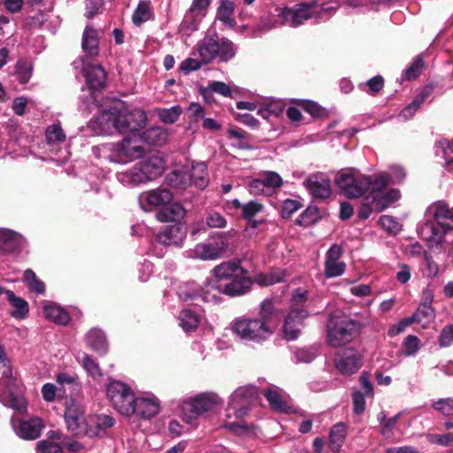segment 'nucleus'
<instances>
[{"label":"nucleus","instance_id":"6e6552de","mask_svg":"<svg viewBox=\"0 0 453 453\" xmlns=\"http://www.w3.org/2000/svg\"><path fill=\"white\" fill-rule=\"evenodd\" d=\"M238 47L226 37H219L217 35H206L200 40L194 50L193 56H198L203 64H211L214 60L226 63L234 58Z\"/></svg>","mask_w":453,"mask_h":453},{"label":"nucleus","instance_id":"f257e3e1","mask_svg":"<svg viewBox=\"0 0 453 453\" xmlns=\"http://www.w3.org/2000/svg\"><path fill=\"white\" fill-rule=\"evenodd\" d=\"M432 219L426 220L418 226V234L427 245L430 252L442 254L446 257L453 256V206L444 201L432 203L428 209Z\"/></svg>","mask_w":453,"mask_h":453},{"label":"nucleus","instance_id":"4d7b16f0","mask_svg":"<svg viewBox=\"0 0 453 453\" xmlns=\"http://www.w3.org/2000/svg\"><path fill=\"white\" fill-rule=\"evenodd\" d=\"M196 30H198V22L193 17V12L188 10L180 25V32L188 36Z\"/></svg>","mask_w":453,"mask_h":453},{"label":"nucleus","instance_id":"2eb2a0df","mask_svg":"<svg viewBox=\"0 0 453 453\" xmlns=\"http://www.w3.org/2000/svg\"><path fill=\"white\" fill-rule=\"evenodd\" d=\"M143 154L144 148L137 135H127L111 145L106 157L112 163L125 165L142 157Z\"/></svg>","mask_w":453,"mask_h":453},{"label":"nucleus","instance_id":"bb28decb","mask_svg":"<svg viewBox=\"0 0 453 453\" xmlns=\"http://www.w3.org/2000/svg\"><path fill=\"white\" fill-rule=\"evenodd\" d=\"M82 73L89 90L96 91L105 87L106 73L101 65H85Z\"/></svg>","mask_w":453,"mask_h":453},{"label":"nucleus","instance_id":"680f3d73","mask_svg":"<svg viewBox=\"0 0 453 453\" xmlns=\"http://www.w3.org/2000/svg\"><path fill=\"white\" fill-rule=\"evenodd\" d=\"M380 226L391 234H398L401 231V226L393 216L382 215L379 219Z\"/></svg>","mask_w":453,"mask_h":453},{"label":"nucleus","instance_id":"79ce46f5","mask_svg":"<svg viewBox=\"0 0 453 453\" xmlns=\"http://www.w3.org/2000/svg\"><path fill=\"white\" fill-rule=\"evenodd\" d=\"M234 11V2L230 0H221L217 11V18L226 26L234 27L235 25L234 19L233 18Z\"/></svg>","mask_w":453,"mask_h":453},{"label":"nucleus","instance_id":"2f4dec72","mask_svg":"<svg viewBox=\"0 0 453 453\" xmlns=\"http://www.w3.org/2000/svg\"><path fill=\"white\" fill-rule=\"evenodd\" d=\"M86 342L90 349L99 356H104L108 352L109 346L106 336L98 328H93L86 334Z\"/></svg>","mask_w":453,"mask_h":453},{"label":"nucleus","instance_id":"69168bd1","mask_svg":"<svg viewBox=\"0 0 453 453\" xmlns=\"http://www.w3.org/2000/svg\"><path fill=\"white\" fill-rule=\"evenodd\" d=\"M82 366L87 372L93 378H100L102 376L101 369L96 362L90 356L84 354L82 357Z\"/></svg>","mask_w":453,"mask_h":453},{"label":"nucleus","instance_id":"0eeeda50","mask_svg":"<svg viewBox=\"0 0 453 453\" xmlns=\"http://www.w3.org/2000/svg\"><path fill=\"white\" fill-rule=\"evenodd\" d=\"M0 364L3 368L0 379V402L4 406L12 408L19 413H25L27 409V403L23 395L19 391V383L13 376L11 360L1 343Z\"/></svg>","mask_w":453,"mask_h":453},{"label":"nucleus","instance_id":"ddd939ff","mask_svg":"<svg viewBox=\"0 0 453 453\" xmlns=\"http://www.w3.org/2000/svg\"><path fill=\"white\" fill-rule=\"evenodd\" d=\"M307 299V292L301 288L296 289L292 296V308L285 319L283 332L285 338L288 341L296 340L301 331L303 320L309 316L304 308L296 305L304 303Z\"/></svg>","mask_w":453,"mask_h":453},{"label":"nucleus","instance_id":"c9c22d12","mask_svg":"<svg viewBox=\"0 0 453 453\" xmlns=\"http://www.w3.org/2000/svg\"><path fill=\"white\" fill-rule=\"evenodd\" d=\"M5 296L10 304L13 307V310L10 312L11 316L16 319L27 318L29 312L28 303L25 299L17 296L12 290H7Z\"/></svg>","mask_w":453,"mask_h":453},{"label":"nucleus","instance_id":"72a5a7b5","mask_svg":"<svg viewBox=\"0 0 453 453\" xmlns=\"http://www.w3.org/2000/svg\"><path fill=\"white\" fill-rule=\"evenodd\" d=\"M186 212L187 211L181 203H173L166 204V206L159 210L157 212L156 217L161 222H176L182 219L186 215Z\"/></svg>","mask_w":453,"mask_h":453},{"label":"nucleus","instance_id":"6e6d98bb","mask_svg":"<svg viewBox=\"0 0 453 453\" xmlns=\"http://www.w3.org/2000/svg\"><path fill=\"white\" fill-rule=\"evenodd\" d=\"M346 265L343 261H325V274L327 278L339 277L345 272Z\"/></svg>","mask_w":453,"mask_h":453},{"label":"nucleus","instance_id":"a211bd4d","mask_svg":"<svg viewBox=\"0 0 453 453\" xmlns=\"http://www.w3.org/2000/svg\"><path fill=\"white\" fill-rule=\"evenodd\" d=\"M359 389H354L352 392L353 412L356 415H361L365 412L366 407V399H373V384L370 380V373L363 372L359 376Z\"/></svg>","mask_w":453,"mask_h":453},{"label":"nucleus","instance_id":"052dcab7","mask_svg":"<svg viewBox=\"0 0 453 453\" xmlns=\"http://www.w3.org/2000/svg\"><path fill=\"white\" fill-rule=\"evenodd\" d=\"M206 226L211 228H224L226 226V219L219 212L215 211H210L207 212Z\"/></svg>","mask_w":453,"mask_h":453},{"label":"nucleus","instance_id":"a19ab883","mask_svg":"<svg viewBox=\"0 0 453 453\" xmlns=\"http://www.w3.org/2000/svg\"><path fill=\"white\" fill-rule=\"evenodd\" d=\"M435 154L444 159L445 166L449 171H453V142L449 140L438 141Z\"/></svg>","mask_w":453,"mask_h":453},{"label":"nucleus","instance_id":"ea45409f","mask_svg":"<svg viewBox=\"0 0 453 453\" xmlns=\"http://www.w3.org/2000/svg\"><path fill=\"white\" fill-rule=\"evenodd\" d=\"M145 199L151 206H162L171 203L173 194L165 188H156L148 192Z\"/></svg>","mask_w":453,"mask_h":453},{"label":"nucleus","instance_id":"5fc2aeb1","mask_svg":"<svg viewBox=\"0 0 453 453\" xmlns=\"http://www.w3.org/2000/svg\"><path fill=\"white\" fill-rule=\"evenodd\" d=\"M403 354L405 357H415L420 349V341L416 335L410 334L403 342Z\"/></svg>","mask_w":453,"mask_h":453},{"label":"nucleus","instance_id":"4c0bfd02","mask_svg":"<svg viewBox=\"0 0 453 453\" xmlns=\"http://www.w3.org/2000/svg\"><path fill=\"white\" fill-rule=\"evenodd\" d=\"M45 138L49 150L53 152L65 142V134L60 124H52L46 128Z\"/></svg>","mask_w":453,"mask_h":453},{"label":"nucleus","instance_id":"e433bc0d","mask_svg":"<svg viewBox=\"0 0 453 453\" xmlns=\"http://www.w3.org/2000/svg\"><path fill=\"white\" fill-rule=\"evenodd\" d=\"M347 435V426L343 422L334 425L329 433L328 446L330 450L338 452L342 447Z\"/></svg>","mask_w":453,"mask_h":453},{"label":"nucleus","instance_id":"f03ea898","mask_svg":"<svg viewBox=\"0 0 453 453\" xmlns=\"http://www.w3.org/2000/svg\"><path fill=\"white\" fill-rule=\"evenodd\" d=\"M389 175L378 173L373 176L364 174L357 168H343L338 172L334 182L348 198H358L371 191H380L388 186Z\"/></svg>","mask_w":453,"mask_h":453},{"label":"nucleus","instance_id":"6ab92c4d","mask_svg":"<svg viewBox=\"0 0 453 453\" xmlns=\"http://www.w3.org/2000/svg\"><path fill=\"white\" fill-rule=\"evenodd\" d=\"M12 426L15 434L24 440H35L40 437L44 424L42 418L38 417H31L28 418L11 419Z\"/></svg>","mask_w":453,"mask_h":453},{"label":"nucleus","instance_id":"b1692460","mask_svg":"<svg viewBox=\"0 0 453 453\" xmlns=\"http://www.w3.org/2000/svg\"><path fill=\"white\" fill-rule=\"evenodd\" d=\"M185 238V231L180 224H172L163 226L157 234L158 243L168 246H180Z\"/></svg>","mask_w":453,"mask_h":453},{"label":"nucleus","instance_id":"de8ad7c7","mask_svg":"<svg viewBox=\"0 0 453 453\" xmlns=\"http://www.w3.org/2000/svg\"><path fill=\"white\" fill-rule=\"evenodd\" d=\"M318 356V349L314 346L298 349L293 353V361L296 364H309Z\"/></svg>","mask_w":453,"mask_h":453},{"label":"nucleus","instance_id":"37998d69","mask_svg":"<svg viewBox=\"0 0 453 453\" xmlns=\"http://www.w3.org/2000/svg\"><path fill=\"white\" fill-rule=\"evenodd\" d=\"M153 17V12L150 8V1H140L133 12V23L139 27Z\"/></svg>","mask_w":453,"mask_h":453},{"label":"nucleus","instance_id":"412c9836","mask_svg":"<svg viewBox=\"0 0 453 453\" xmlns=\"http://www.w3.org/2000/svg\"><path fill=\"white\" fill-rule=\"evenodd\" d=\"M134 411L132 415H136L142 419H150L159 411L160 401L152 394L142 396H134L132 403Z\"/></svg>","mask_w":453,"mask_h":453},{"label":"nucleus","instance_id":"4be33fe9","mask_svg":"<svg viewBox=\"0 0 453 453\" xmlns=\"http://www.w3.org/2000/svg\"><path fill=\"white\" fill-rule=\"evenodd\" d=\"M227 208L234 211H240L242 217L246 219L252 227H257L262 222L254 219L255 216L264 210V205L257 201L251 200L242 203L237 198H234L227 202Z\"/></svg>","mask_w":453,"mask_h":453},{"label":"nucleus","instance_id":"0e129e2a","mask_svg":"<svg viewBox=\"0 0 453 453\" xmlns=\"http://www.w3.org/2000/svg\"><path fill=\"white\" fill-rule=\"evenodd\" d=\"M302 206L303 204L299 199H286L281 207V217L283 219L290 218Z\"/></svg>","mask_w":453,"mask_h":453},{"label":"nucleus","instance_id":"c756f323","mask_svg":"<svg viewBox=\"0 0 453 453\" xmlns=\"http://www.w3.org/2000/svg\"><path fill=\"white\" fill-rule=\"evenodd\" d=\"M386 188H383L380 191H371L370 196L366 197L367 200L371 198L372 202L376 204V208L380 211L385 210L401 196L398 189L392 188L385 192Z\"/></svg>","mask_w":453,"mask_h":453},{"label":"nucleus","instance_id":"473e14b6","mask_svg":"<svg viewBox=\"0 0 453 453\" xmlns=\"http://www.w3.org/2000/svg\"><path fill=\"white\" fill-rule=\"evenodd\" d=\"M219 286V279L216 277L214 280L206 281L203 287L200 286L198 299L206 303H219L221 300V295H224Z\"/></svg>","mask_w":453,"mask_h":453},{"label":"nucleus","instance_id":"13d9d810","mask_svg":"<svg viewBox=\"0 0 453 453\" xmlns=\"http://www.w3.org/2000/svg\"><path fill=\"white\" fill-rule=\"evenodd\" d=\"M291 103L297 104L312 117H319L322 114V108L320 105L311 100L293 99Z\"/></svg>","mask_w":453,"mask_h":453},{"label":"nucleus","instance_id":"9b49d317","mask_svg":"<svg viewBox=\"0 0 453 453\" xmlns=\"http://www.w3.org/2000/svg\"><path fill=\"white\" fill-rule=\"evenodd\" d=\"M326 341L333 348L343 346L357 337L363 324L357 319L338 313H331L326 325Z\"/></svg>","mask_w":453,"mask_h":453},{"label":"nucleus","instance_id":"20e7f679","mask_svg":"<svg viewBox=\"0 0 453 453\" xmlns=\"http://www.w3.org/2000/svg\"><path fill=\"white\" fill-rule=\"evenodd\" d=\"M275 316L273 302L265 299L261 303L256 318L236 319L232 325V330L242 341L262 343L273 333L271 325Z\"/></svg>","mask_w":453,"mask_h":453},{"label":"nucleus","instance_id":"f8f14e48","mask_svg":"<svg viewBox=\"0 0 453 453\" xmlns=\"http://www.w3.org/2000/svg\"><path fill=\"white\" fill-rule=\"evenodd\" d=\"M220 402L219 396L211 392L188 397L180 404L179 416L192 427H196L198 418L211 411Z\"/></svg>","mask_w":453,"mask_h":453},{"label":"nucleus","instance_id":"7ed1b4c3","mask_svg":"<svg viewBox=\"0 0 453 453\" xmlns=\"http://www.w3.org/2000/svg\"><path fill=\"white\" fill-rule=\"evenodd\" d=\"M97 123L101 130L107 134L117 132L137 135L146 126L147 115L140 109L129 111L124 105L113 106L99 114Z\"/></svg>","mask_w":453,"mask_h":453},{"label":"nucleus","instance_id":"8fccbe9b","mask_svg":"<svg viewBox=\"0 0 453 453\" xmlns=\"http://www.w3.org/2000/svg\"><path fill=\"white\" fill-rule=\"evenodd\" d=\"M424 66V61L421 57H417L414 61L407 66L401 74V81H412L419 76Z\"/></svg>","mask_w":453,"mask_h":453},{"label":"nucleus","instance_id":"f3484780","mask_svg":"<svg viewBox=\"0 0 453 453\" xmlns=\"http://www.w3.org/2000/svg\"><path fill=\"white\" fill-rule=\"evenodd\" d=\"M195 170L200 171L202 175H189L182 169H175L166 175L165 182L173 188H184L190 181H193L196 187L203 189L208 184V179L205 173L206 165L204 163H200Z\"/></svg>","mask_w":453,"mask_h":453},{"label":"nucleus","instance_id":"1a4fd4ad","mask_svg":"<svg viewBox=\"0 0 453 453\" xmlns=\"http://www.w3.org/2000/svg\"><path fill=\"white\" fill-rule=\"evenodd\" d=\"M317 2L301 3L293 7L278 8L277 15L281 22L292 27L302 25L305 20L315 15L316 22L326 21L336 12L337 6L330 4H323L319 11L315 10Z\"/></svg>","mask_w":453,"mask_h":453},{"label":"nucleus","instance_id":"c85d7f7f","mask_svg":"<svg viewBox=\"0 0 453 453\" xmlns=\"http://www.w3.org/2000/svg\"><path fill=\"white\" fill-rule=\"evenodd\" d=\"M263 394L273 411L280 413H291L293 411L292 406L288 403L279 388L270 387L265 389Z\"/></svg>","mask_w":453,"mask_h":453},{"label":"nucleus","instance_id":"338daca9","mask_svg":"<svg viewBox=\"0 0 453 453\" xmlns=\"http://www.w3.org/2000/svg\"><path fill=\"white\" fill-rule=\"evenodd\" d=\"M433 407L444 416H453V398H441L433 403Z\"/></svg>","mask_w":453,"mask_h":453},{"label":"nucleus","instance_id":"c03bdc74","mask_svg":"<svg viewBox=\"0 0 453 453\" xmlns=\"http://www.w3.org/2000/svg\"><path fill=\"white\" fill-rule=\"evenodd\" d=\"M22 280L30 291L37 295H43L45 293L46 287L44 282L37 278L35 273L32 269H27L24 271Z\"/></svg>","mask_w":453,"mask_h":453},{"label":"nucleus","instance_id":"09e8293b","mask_svg":"<svg viewBox=\"0 0 453 453\" xmlns=\"http://www.w3.org/2000/svg\"><path fill=\"white\" fill-rule=\"evenodd\" d=\"M180 326L186 332L195 330L199 323V319L196 313L190 310H182L180 317Z\"/></svg>","mask_w":453,"mask_h":453},{"label":"nucleus","instance_id":"603ef678","mask_svg":"<svg viewBox=\"0 0 453 453\" xmlns=\"http://www.w3.org/2000/svg\"><path fill=\"white\" fill-rule=\"evenodd\" d=\"M260 177L270 194H272L276 188H280L283 184L280 175L273 171L264 172Z\"/></svg>","mask_w":453,"mask_h":453},{"label":"nucleus","instance_id":"393cba45","mask_svg":"<svg viewBox=\"0 0 453 453\" xmlns=\"http://www.w3.org/2000/svg\"><path fill=\"white\" fill-rule=\"evenodd\" d=\"M335 367L342 375L356 373L362 366V357L354 349H347L344 354L335 359Z\"/></svg>","mask_w":453,"mask_h":453},{"label":"nucleus","instance_id":"e2e57ef3","mask_svg":"<svg viewBox=\"0 0 453 453\" xmlns=\"http://www.w3.org/2000/svg\"><path fill=\"white\" fill-rule=\"evenodd\" d=\"M15 76L19 83H27L32 76V67L24 62L19 61L16 64Z\"/></svg>","mask_w":453,"mask_h":453},{"label":"nucleus","instance_id":"9d476101","mask_svg":"<svg viewBox=\"0 0 453 453\" xmlns=\"http://www.w3.org/2000/svg\"><path fill=\"white\" fill-rule=\"evenodd\" d=\"M164 165V160L161 157L157 156L148 157L131 168L118 172L116 178L124 187L133 188L160 176Z\"/></svg>","mask_w":453,"mask_h":453},{"label":"nucleus","instance_id":"a878e982","mask_svg":"<svg viewBox=\"0 0 453 453\" xmlns=\"http://www.w3.org/2000/svg\"><path fill=\"white\" fill-rule=\"evenodd\" d=\"M84 411L81 406L73 399L66 402L65 411V420L68 431L73 434L81 433V424L83 419Z\"/></svg>","mask_w":453,"mask_h":453},{"label":"nucleus","instance_id":"bf43d9fd","mask_svg":"<svg viewBox=\"0 0 453 453\" xmlns=\"http://www.w3.org/2000/svg\"><path fill=\"white\" fill-rule=\"evenodd\" d=\"M217 93L224 96H231V88L223 81H212L204 89L203 96L206 97L207 94Z\"/></svg>","mask_w":453,"mask_h":453},{"label":"nucleus","instance_id":"49530a36","mask_svg":"<svg viewBox=\"0 0 453 453\" xmlns=\"http://www.w3.org/2000/svg\"><path fill=\"white\" fill-rule=\"evenodd\" d=\"M284 279V273L280 270L272 271L267 273H259L256 275L253 280L254 282L259 286H272L282 281Z\"/></svg>","mask_w":453,"mask_h":453},{"label":"nucleus","instance_id":"aec40b11","mask_svg":"<svg viewBox=\"0 0 453 453\" xmlns=\"http://www.w3.org/2000/svg\"><path fill=\"white\" fill-rule=\"evenodd\" d=\"M303 185L309 194L315 199H326L332 194L330 179L321 172L310 174L304 180Z\"/></svg>","mask_w":453,"mask_h":453},{"label":"nucleus","instance_id":"864d4df0","mask_svg":"<svg viewBox=\"0 0 453 453\" xmlns=\"http://www.w3.org/2000/svg\"><path fill=\"white\" fill-rule=\"evenodd\" d=\"M319 210L315 206H309L296 219V224L303 226H309L318 220Z\"/></svg>","mask_w":453,"mask_h":453},{"label":"nucleus","instance_id":"f704fd0d","mask_svg":"<svg viewBox=\"0 0 453 453\" xmlns=\"http://www.w3.org/2000/svg\"><path fill=\"white\" fill-rule=\"evenodd\" d=\"M137 137L141 143L159 146L164 144L168 139L167 132L159 127H152L142 133H138Z\"/></svg>","mask_w":453,"mask_h":453},{"label":"nucleus","instance_id":"58836bf2","mask_svg":"<svg viewBox=\"0 0 453 453\" xmlns=\"http://www.w3.org/2000/svg\"><path fill=\"white\" fill-rule=\"evenodd\" d=\"M199 290L200 286L195 281L181 282L176 287V294L182 301L197 300Z\"/></svg>","mask_w":453,"mask_h":453},{"label":"nucleus","instance_id":"423d86ee","mask_svg":"<svg viewBox=\"0 0 453 453\" xmlns=\"http://www.w3.org/2000/svg\"><path fill=\"white\" fill-rule=\"evenodd\" d=\"M257 388L253 385L236 388L229 397L226 416L227 418H236L239 420L227 421L225 423V427L238 434L249 433L250 426L242 420V418L248 415L250 405L257 398Z\"/></svg>","mask_w":453,"mask_h":453},{"label":"nucleus","instance_id":"774afa93","mask_svg":"<svg viewBox=\"0 0 453 453\" xmlns=\"http://www.w3.org/2000/svg\"><path fill=\"white\" fill-rule=\"evenodd\" d=\"M36 453H63L59 444L50 441L42 440L36 444Z\"/></svg>","mask_w":453,"mask_h":453},{"label":"nucleus","instance_id":"39448f33","mask_svg":"<svg viewBox=\"0 0 453 453\" xmlns=\"http://www.w3.org/2000/svg\"><path fill=\"white\" fill-rule=\"evenodd\" d=\"M213 274L219 279V288L229 297H239L250 292L254 284L240 259H232L216 265Z\"/></svg>","mask_w":453,"mask_h":453},{"label":"nucleus","instance_id":"a18cd8bd","mask_svg":"<svg viewBox=\"0 0 453 453\" xmlns=\"http://www.w3.org/2000/svg\"><path fill=\"white\" fill-rule=\"evenodd\" d=\"M434 317L435 312L433 306L425 304H419L417 311L411 316L413 322L422 324L423 326L433 321Z\"/></svg>","mask_w":453,"mask_h":453},{"label":"nucleus","instance_id":"4468645a","mask_svg":"<svg viewBox=\"0 0 453 453\" xmlns=\"http://www.w3.org/2000/svg\"><path fill=\"white\" fill-rule=\"evenodd\" d=\"M106 395L118 412L127 417L132 416L134 411L132 403L135 395L128 384L110 379L106 386Z\"/></svg>","mask_w":453,"mask_h":453},{"label":"nucleus","instance_id":"7c9ffc66","mask_svg":"<svg viewBox=\"0 0 453 453\" xmlns=\"http://www.w3.org/2000/svg\"><path fill=\"white\" fill-rule=\"evenodd\" d=\"M82 50L87 57H96L99 53V32L91 26H87L82 34Z\"/></svg>","mask_w":453,"mask_h":453},{"label":"nucleus","instance_id":"dca6fc26","mask_svg":"<svg viewBox=\"0 0 453 453\" xmlns=\"http://www.w3.org/2000/svg\"><path fill=\"white\" fill-rule=\"evenodd\" d=\"M229 245V233H219L206 242L196 244L195 256L203 260H213L223 256Z\"/></svg>","mask_w":453,"mask_h":453},{"label":"nucleus","instance_id":"3c124183","mask_svg":"<svg viewBox=\"0 0 453 453\" xmlns=\"http://www.w3.org/2000/svg\"><path fill=\"white\" fill-rule=\"evenodd\" d=\"M181 112V107L180 105H174L170 108L159 109L157 111V116L162 122L165 124H173L179 119Z\"/></svg>","mask_w":453,"mask_h":453},{"label":"nucleus","instance_id":"cd10ccee","mask_svg":"<svg viewBox=\"0 0 453 453\" xmlns=\"http://www.w3.org/2000/svg\"><path fill=\"white\" fill-rule=\"evenodd\" d=\"M42 311L45 318L57 325L66 326L71 320L69 312L57 303L43 301Z\"/></svg>","mask_w":453,"mask_h":453},{"label":"nucleus","instance_id":"5701e85b","mask_svg":"<svg viewBox=\"0 0 453 453\" xmlns=\"http://www.w3.org/2000/svg\"><path fill=\"white\" fill-rule=\"evenodd\" d=\"M25 243V239L18 232L9 228H0V251L3 254L19 252Z\"/></svg>","mask_w":453,"mask_h":453}]
</instances>
